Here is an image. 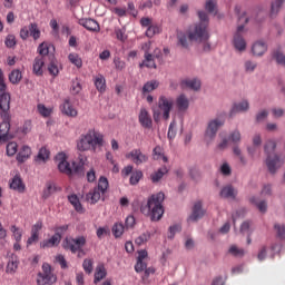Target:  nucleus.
Segmentation results:
<instances>
[{"label": "nucleus", "instance_id": "f8f14e48", "mask_svg": "<svg viewBox=\"0 0 285 285\" xmlns=\"http://www.w3.org/2000/svg\"><path fill=\"white\" fill-rule=\"evenodd\" d=\"M127 159H130L136 166H141V164H147L148 154H144L141 149H132L126 155Z\"/></svg>", "mask_w": 285, "mask_h": 285}, {"label": "nucleus", "instance_id": "c03bdc74", "mask_svg": "<svg viewBox=\"0 0 285 285\" xmlns=\"http://www.w3.org/2000/svg\"><path fill=\"white\" fill-rule=\"evenodd\" d=\"M229 255H233V257H244L245 250L244 248L237 247V245H232L228 249Z\"/></svg>", "mask_w": 285, "mask_h": 285}, {"label": "nucleus", "instance_id": "e433bc0d", "mask_svg": "<svg viewBox=\"0 0 285 285\" xmlns=\"http://www.w3.org/2000/svg\"><path fill=\"white\" fill-rule=\"evenodd\" d=\"M228 139L234 144V146H239L242 142V132H239V129H235L232 131L228 136Z\"/></svg>", "mask_w": 285, "mask_h": 285}, {"label": "nucleus", "instance_id": "052dcab7", "mask_svg": "<svg viewBox=\"0 0 285 285\" xmlns=\"http://www.w3.org/2000/svg\"><path fill=\"white\" fill-rule=\"evenodd\" d=\"M273 57L276 59L277 63L285 66V56L281 53L279 50L274 51Z\"/></svg>", "mask_w": 285, "mask_h": 285}, {"label": "nucleus", "instance_id": "5701e85b", "mask_svg": "<svg viewBox=\"0 0 285 285\" xmlns=\"http://www.w3.org/2000/svg\"><path fill=\"white\" fill-rule=\"evenodd\" d=\"M107 275H108V272L106 271V266H104V264H99L96 267L94 283L98 284V282H101V279H106Z\"/></svg>", "mask_w": 285, "mask_h": 285}, {"label": "nucleus", "instance_id": "7ed1b4c3", "mask_svg": "<svg viewBox=\"0 0 285 285\" xmlns=\"http://www.w3.org/2000/svg\"><path fill=\"white\" fill-rule=\"evenodd\" d=\"M104 146V135L96 130H89L86 135L80 136L77 141V149L80 153H86V150H97Z\"/></svg>", "mask_w": 285, "mask_h": 285}, {"label": "nucleus", "instance_id": "c756f323", "mask_svg": "<svg viewBox=\"0 0 285 285\" xmlns=\"http://www.w3.org/2000/svg\"><path fill=\"white\" fill-rule=\"evenodd\" d=\"M50 158V151L42 147L35 158L36 164H46V160Z\"/></svg>", "mask_w": 285, "mask_h": 285}, {"label": "nucleus", "instance_id": "bb28decb", "mask_svg": "<svg viewBox=\"0 0 285 285\" xmlns=\"http://www.w3.org/2000/svg\"><path fill=\"white\" fill-rule=\"evenodd\" d=\"M43 57H37L33 61V75L37 77H41L43 75V66H45Z\"/></svg>", "mask_w": 285, "mask_h": 285}, {"label": "nucleus", "instance_id": "0eeeda50", "mask_svg": "<svg viewBox=\"0 0 285 285\" xmlns=\"http://www.w3.org/2000/svg\"><path fill=\"white\" fill-rule=\"evenodd\" d=\"M174 101L170 98H166L165 96H160L158 99V108L154 107V121H159L163 112L164 119H170V110H173Z\"/></svg>", "mask_w": 285, "mask_h": 285}, {"label": "nucleus", "instance_id": "dca6fc26", "mask_svg": "<svg viewBox=\"0 0 285 285\" xmlns=\"http://www.w3.org/2000/svg\"><path fill=\"white\" fill-rule=\"evenodd\" d=\"M181 88H189V90L199 91L202 90V80L199 78L185 79L180 82Z\"/></svg>", "mask_w": 285, "mask_h": 285}, {"label": "nucleus", "instance_id": "5fc2aeb1", "mask_svg": "<svg viewBox=\"0 0 285 285\" xmlns=\"http://www.w3.org/2000/svg\"><path fill=\"white\" fill-rule=\"evenodd\" d=\"M217 8V0H207L205 3V10L207 12L213 13L215 12V9Z\"/></svg>", "mask_w": 285, "mask_h": 285}, {"label": "nucleus", "instance_id": "ea45409f", "mask_svg": "<svg viewBox=\"0 0 285 285\" xmlns=\"http://www.w3.org/2000/svg\"><path fill=\"white\" fill-rule=\"evenodd\" d=\"M168 173V169L166 167L159 168L156 173L151 175V181L154 184H157L165 175Z\"/></svg>", "mask_w": 285, "mask_h": 285}, {"label": "nucleus", "instance_id": "4c0bfd02", "mask_svg": "<svg viewBox=\"0 0 285 285\" xmlns=\"http://www.w3.org/2000/svg\"><path fill=\"white\" fill-rule=\"evenodd\" d=\"M233 153L236 157H238L240 164L243 166H246V164H248V160L246 159V157L242 154V148H239V145H234L233 147Z\"/></svg>", "mask_w": 285, "mask_h": 285}, {"label": "nucleus", "instance_id": "c85d7f7f", "mask_svg": "<svg viewBox=\"0 0 285 285\" xmlns=\"http://www.w3.org/2000/svg\"><path fill=\"white\" fill-rule=\"evenodd\" d=\"M157 68V65L155 63V56L151 53H148V51H145V60L142 63L139 65L140 68Z\"/></svg>", "mask_w": 285, "mask_h": 285}, {"label": "nucleus", "instance_id": "a211bd4d", "mask_svg": "<svg viewBox=\"0 0 285 285\" xmlns=\"http://www.w3.org/2000/svg\"><path fill=\"white\" fill-rule=\"evenodd\" d=\"M61 244V236L59 234H55L49 239H45L40 243V248H55V246H59Z\"/></svg>", "mask_w": 285, "mask_h": 285}, {"label": "nucleus", "instance_id": "423d86ee", "mask_svg": "<svg viewBox=\"0 0 285 285\" xmlns=\"http://www.w3.org/2000/svg\"><path fill=\"white\" fill-rule=\"evenodd\" d=\"M56 161H58V169L65 175H78L80 177L83 175V158L79 163L73 161L70 166V163L66 159V154L60 153L56 156Z\"/></svg>", "mask_w": 285, "mask_h": 285}, {"label": "nucleus", "instance_id": "9b49d317", "mask_svg": "<svg viewBox=\"0 0 285 285\" xmlns=\"http://www.w3.org/2000/svg\"><path fill=\"white\" fill-rule=\"evenodd\" d=\"M222 126H224V120L218 118L210 120L205 131L206 141H213V139L217 137V131L219 130V128H222Z\"/></svg>", "mask_w": 285, "mask_h": 285}, {"label": "nucleus", "instance_id": "79ce46f5", "mask_svg": "<svg viewBox=\"0 0 285 285\" xmlns=\"http://www.w3.org/2000/svg\"><path fill=\"white\" fill-rule=\"evenodd\" d=\"M159 88V81L151 80L144 85L142 92H153V90H157Z\"/></svg>", "mask_w": 285, "mask_h": 285}, {"label": "nucleus", "instance_id": "bf43d9fd", "mask_svg": "<svg viewBox=\"0 0 285 285\" xmlns=\"http://www.w3.org/2000/svg\"><path fill=\"white\" fill-rule=\"evenodd\" d=\"M4 43L7 48H14V46H17V38L14 35H9L7 36Z\"/></svg>", "mask_w": 285, "mask_h": 285}, {"label": "nucleus", "instance_id": "09e8293b", "mask_svg": "<svg viewBox=\"0 0 285 285\" xmlns=\"http://www.w3.org/2000/svg\"><path fill=\"white\" fill-rule=\"evenodd\" d=\"M141 177H144V173H141V170L134 171L129 179L131 186H137V184H139Z\"/></svg>", "mask_w": 285, "mask_h": 285}, {"label": "nucleus", "instance_id": "13d9d810", "mask_svg": "<svg viewBox=\"0 0 285 285\" xmlns=\"http://www.w3.org/2000/svg\"><path fill=\"white\" fill-rule=\"evenodd\" d=\"M38 112L42 116V117H50V115L52 114V109L43 106V105H38Z\"/></svg>", "mask_w": 285, "mask_h": 285}, {"label": "nucleus", "instance_id": "f3484780", "mask_svg": "<svg viewBox=\"0 0 285 285\" xmlns=\"http://www.w3.org/2000/svg\"><path fill=\"white\" fill-rule=\"evenodd\" d=\"M250 108L248 100H243L240 102H235L230 109L229 117H233L236 112H246Z\"/></svg>", "mask_w": 285, "mask_h": 285}, {"label": "nucleus", "instance_id": "6e6552de", "mask_svg": "<svg viewBox=\"0 0 285 285\" xmlns=\"http://www.w3.org/2000/svg\"><path fill=\"white\" fill-rule=\"evenodd\" d=\"M108 178L101 176L98 180V186L86 195V200L89 204H97L101 199V195H105L106 190H108Z\"/></svg>", "mask_w": 285, "mask_h": 285}, {"label": "nucleus", "instance_id": "a878e982", "mask_svg": "<svg viewBox=\"0 0 285 285\" xmlns=\"http://www.w3.org/2000/svg\"><path fill=\"white\" fill-rule=\"evenodd\" d=\"M17 268H19V257L12 255L7 264V273L14 275Z\"/></svg>", "mask_w": 285, "mask_h": 285}, {"label": "nucleus", "instance_id": "774afa93", "mask_svg": "<svg viewBox=\"0 0 285 285\" xmlns=\"http://www.w3.org/2000/svg\"><path fill=\"white\" fill-rule=\"evenodd\" d=\"M220 173L222 175H225L226 177H228V175L233 173V170L230 169V165H228L227 163L223 164L220 167Z\"/></svg>", "mask_w": 285, "mask_h": 285}, {"label": "nucleus", "instance_id": "6ab92c4d", "mask_svg": "<svg viewBox=\"0 0 285 285\" xmlns=\"http://www.w3.org/2000/svg\"><path fill=\"white\" fill-rule=\"evenodd\" d=\"M11 190H17V193H26V184L21 179V176L16 175L10 183Z\"/></svg>", "mask_w": 285, "mask_h": 285}, {"label": "nucleus", "instance_id": "7c9ffc66", "mask_svg": "<svg viewBox=\"0 0 285 285\" xmlns=\"http://www.w3.org/2000/svg\"><path fill=\"white\" fill-rule=\"evenodd\" d=\"M21 79H23V73H21V70L19 69H14L9 73V81L10 83H13V86L20 83Z\"/></svg>", "mask_w": 285, "mask_h": 285}, {"label": "nucleus", "instance_id": "4be33fe9", "mask_svg": "<svg viewBox=\"0 0 285 285\" xmlns=\"http://www.w3.org/2000/svg\"><path fill=\"white\" fill-rule=\"evenodd\" d=\"M31 155L32 149H30V147L28 146H22V148L17 155V161H19V164H23V161H28V159H30Z\"/></svg>", "mask_w": 285, "mask_h": 285}, {"label": "nucleus", "instance_id": "864d4df0", "mask_svg": "<svg viewBox=\"0 0 285 285\" xmlns=\"http://www.w3.org/2000/svg\"><path fill=\"white\" fill-rule=\"evenodd\" d=\"M159 31L160 29L158 26L151 24L150 27H147L146 37H149V39H151V37H154L155 35H159Z\"/></svg>", "mask_w": 285, "mask_h": 285}, {"label": "nucleus", "instance_id": "603ef678", "mask_svg": "<svg viewBox=\"0 0 285 285\" xmlns=\"http://www.w3.org/2000/svg\"><path fill=\"white\" fill-rule=\"evenodd\" d=\"M50 52V46L47 42H42L38 46V53L41 57H46Z\"/></svg>", "mask_w": 285, "mask_h": 285}, {"label": "nucleus", "instance_id": "39448f33", "mask_svg": "<svg viewBox=\"0 0 285 285\" xmlns=\"http://www.w3.org/2000/svg\"><path fill=\"white\" fill-rule=\"evenodd\" d=\"M275 148H277V144H275L274 140H268L265 144V153L267 155L266 166L269 173H272V175H275L278 168H282V166H284V161H285L284 156H277V155L273 156V153H275Z\"/></svg>", "mask_w": 285, "mask_h": 285}, {"label": "nucleus", "instance_id": "49530a36", "mask_svg": "<svg viewBox=\"0 0 285 285\" xmlns=\"http://www.w3.org/2000/svg\"><path fill=\"white\" fill-rule=\"evenodd\" d=\"M153 158L154 159H164V161H168V158L164 156V149L160 146H156L153 150Z\"/></svg>", "mask_w": 285, "mask_h": 285}, {"label": "nucleus", "instance_id": "58836bf2", "mask_svg": "<svg viewBox=\"0 0 285 285\" xmlns=\"http://www.w3.org/2000/svg\"><path fill=\"white\" fill-rule=\"evenodd\" d=\"M68 59H69L70 63L76 66V68H81V66H83V60H81V57H79L75 52L69 53Z\"/></svg>", "mask_w": 285, "mask_h": 285}, {"label": "nucleus", "instance_id": "680f3d73", "mask_svg": "<svg viewBox=\"0 0 285 285\" xmlns=\"http://www.w3.org/2000/svg\"><path fill=\"white\" fill-rule=\"evenodd\" d=\"M274 228L277 233V236L281 238V239H285V226L284 225H279V224H276L274 225Z\"/></svg>", "mask_w": 285, "mask_h": 285}, {"label": "nucleus", "instance_id": "2eb2a0df", "mask_svg": "<svg viewBox=\"0 0 285 285\" xmlns=\"http://www.w3.org/2000/svg\"><path fill=\"white\" fill-rule=\"evenodd\" d=\"M202 206V200L194 204L191 215L189 216L190 222H198V219H202L206 215V210Z\"/></svg>", "mask_w": 285, "mask_h": 285}, {"label": "nucleus", "instance_id": "a19ab883", "mask_svg": "<svg viewBox=\"0 0 285 285\" xmlns=\"http://www.w3.org/2000/svg\"><path fill=\"white\" fill-rule=\"evenodd\" d=\"M150 232H145L135 239V244H137V246H144V244L150 240Z\"/></svg>", "mask_w": 285, "mask_h": 285}, {"label": "nucleus", "instance_id": "393cba45", "mask_svg": "<svg viewBox=\"0 0 285 285\" xmlns=\"http://www.w3.org/2000/svg\"><path fill=\"white\" fill-rule=\"evenodd\" d=\"M285 0H274L271 4V11L269 17L271 19H275L277 14H279V10L282 9V6H284Z\"/></svg>", "mask_w": 285, "mask_h": 285}, {"label": "nucleus", "instance_id": "b1692460", "mask_svg": "<svg viewBox=\"0 0 285 285\" xmlns=\"http://www.w3.org/2000/svg\"><path fill=\"white\" fill-rule=\"evenodd\" d=\"M220 197H224L225 199H235V197H237V190H235L233 185L225 186L220 190Z\"/></svg>", "mask_w": 285, "mask_h": 285}, {"label": "nucleus", "instance_id": "cd10ccee", "mask_svg": "<svg viewBox=\"0 0 285 285\" xmlns=\"http://www.w3.org/2000/svg\"><path fill=\"white\" fill-rule=\"evenodd\" d=\"M8 132H10V120L7 118L0 124V141L8 139Z\"/></svg>", "mask_w": 285, "mask_h": 285}, {"label": "nucleus", "instance_id": "9d476101", "mask_svg": "<svg viewBox=\"0 0 285 285\" xmlns=\"http://www.w3.org/2000/svg\"><path fill=\"white\" fill-rule=\"evenodd\" d=\"M57 282V276L52 274V267H50V264L45 263L42 265V273L38 274L37 284L38 285H52Z\"/></svg>", "mask_w": 285, "mask_h": 285}, {"label": "nucleus", "instance_id": "4d7b16f0", "mask_svg": "<svg viewBox=\"0 0 285 285\" xmlns=\"http://www.w3.org/2000/svg\"><path fill=\"white\" fill-rule=\"evenodd\" d=\"M245 66V72H255V69L257 68V62L253 60H247L244 63Z\"/></svg>", "mask_w": 285, "mask_h": 285}, {"label": "nucleus", "instance_id": "20e7f679", "mask_svg": "<svg viewBox=\"0 0 285 285\" xmlns=\"http://www.w3.org/2000/svg\"><path fill=\"white\" fill-rule=\"evenodd\" d=\"M242 7L236 6L235 7V14H237L238 17V27H237V31L234 35V48L235 50H237V52H244L246 50V40L244 39V37L242 36V33L244 32V26H246V23H248V17H246V13H242Z\"/></svg>", "mask_w": 285, "mask_h": 285}, {"label": "nucleus", "instance_id": "de8ad7c7", "mask_svg": "<svg viewBox=\"0 0 285 285\" xmlns=\"http://www.w3.org/2000/svg\"><path fill=\"white\" fill-rule=\"evenodd\" d=\"M57 191V185L55 183H47V188L43 190L45 199H48L52 195V193Z\"/></svg>", "mask_w": 285, "mask_h": 285}, {"label": "nucleus", "instance_id": "f257e3e1", "mask_svg": "<svg viewBox=\"0 0 285 285\" xmlns=\"http://www.w3.org/2000/svg\"><path fill=\"white\" fill-rule=\"evenodd\" d=\"M199 22L195 24L193 29H190L186 36L181 37L179 40L180 46L183 48H188L193 41L197 43H203L204 52H210V33L208 32V14L206 11H198Z\"/></svg>", "mask_w": 285, "mask_h": 285}, {"label": "nucleus", "instance_id": "338daca9", "mask_svg": "<svg viewBox=\"0 0 285 285\" xmlns=\"http://www.w3.org/2000/svg\"><path fill=\"white\" fill-rule=\"evenodd\" d=\"M48 70L50 72V75H52L53 77H57V75H59V67L55 62H51L49 65Z\"/></svg>", "mask_w": 285, "mask_h": 285}, {"label": "nucleus", "instance_id": "1a4fd4ad", "mask_svg": "<svg viewBox=\"0 0 285 285\" xmlns=\"http://www.w3.org/2000/svg\"><path fill=\"white\" fill-rule=\"evenodd\" d=\"M86 246V237L77 236L76 238L69 237L62 242V248L70 250V253H82Z\"/></svg>", "mask_w": 285, "mask_h": 285}, {"label": "nucleus", "instance_id": "4468645a", "mask_svg": "<svg viewBox=\"0 0 285 285\" xmlns=\"http://www.w3.org/2000/svg\"><path fill=\"white\" fill-rule=\"evenodd\" d=\"M138 121L142 128H153V118L146 108L140 109Z\"/></svg>", "mask_w": 285, "mask_h": 285}, {"label": "nucleus", "instance_id": "3c124183", "mask_svg": "<svg viewBox=\"0 0 285 285\" xmlns=\"http://www.w3.org/2000/svg\"><path fill=\"white\" fill-rule=\"evenodd\" d=\"M17 148H18L17 142H14V141L9 142L7 145V155H8V157H14V155H17Z\"/></svg>", "mask_w": 285, "mask_h": 285}, {"label": "nucleus", "instance_id": "37998d69", "mask_svg": "<svg viewBox=\"0 0 285 285\" xmlns=\"http://www.w3.org/2000/svg\"><path fill=\"white\" fill-rule=\"evenodd\" d=\"M68 200L78 213H81L83 210V207H81V203L79 202V197H77V195L69 196Z\"/></svg>", "mask_w": 285, "mask_h": 285}, {"label": "nucleus", "instance_id": "c9c22d12", "mask_svg": "<svg viewBox=\"0 0 285 285\" xmlns=\"http://www.w3.org/2000/svg\"><path fill=\"white\" fill-rule=\"evenodd\" d=\"M0 105L2 106L3 112L10 110V94L9 92L0 95Z\"/></svg>", "mask_w": 285, "mask_h": 285}, {"label": "nucleus", "instance_id": "473e14b6", "mask_svg": "<svg viewBox=\"0 0 285 285\" xmlns=\"http://www.w3.org/2000/svg\"><path fill=\"white\" fill-rule=\"evenodd\" d=\"M95 86L99 92H106V78L102 75L96 76Z\"/></svg>", "mask_w": 285, "mask_h": 285}, {"label": "nucleus", "instance_id": "69168bd1", "mask_svg": "<svg viewBox=\"0 0 285 285\" xmlns=\"http://www.w3.org/2000/svg\"><path fill=\"white\" fill-rule=\"evenodd\" d=\"M268 117V110L263 109L256 115V121L259 124Z\"/></svg>", "mask_w": 285, "mask_h": 285}, {"label": "nucleus", "instance_id": "0e129e2a", "mask_svg": "<svg viewBox=\"0 0 285 285\" xmlns=\"http://www.w3.org/2000/svg\"><path fill=\"white\" fill-rule=\"evenodd\" d=\"M11 233H13V237H14L16 242L21 240L22 234H21V230H19V227L12 225L11 226Z\"/></svg>", "mask_w": 285, "mask_h": 285}, {"label": "nucleus", "instance_id": "72a5a7b5", "mask_svg": "<svg viewBox=\"0 0 285 285\" xmlns=\"http://www.w3.org/2000/svg\"><path fill=\"white\" fill-rule=\"evenodd\" d=\"M250 204H254L258 208L261 213H266L268 206L266 205V202L262 200L259 202V198L253 196L249 198Z\"/></svg>", "mask_w": 285, "mask_h": 285}, {"label": "nucleus", "instance_id": "2f4dec72", "mask_svg": "<svg viewBox=\"0 0 285 285\" xmlns=\"http://www.w3.org/2000/svg\"><path fill=\"white\" fill-rule=\"evenodd\" d=\"M190 106V100H188V98L184 95L179 96V115L181 117V115L184 112H186L188 110Z\"/></svg>", "mask_w": 285, "mask_h": 285}, {"label": "nucleus", "instance_id": "ddd939ff", "mask_svg": "<svg viewBox=\"0 0 285 285\" xmlns=\"http://www.w3.org/2000/svg\"><path fill=\"white\" fill-rule=\"evenodd\" d=\"M78 23L82 26V28H86V30L99 32V22L92 18H81L78 20Z\"/></svg>", "mask_w": 285, "mask_h": 285}, {"label": "nucleus", "instance_id": "aec40b11", "mask_svg": "<svg viewBox=\"0 0 285 285\" xmlns=\"http://www.w3.org/2000/svg\"><path fill=\"white\" fill-rule=\"evenodd\" d=\"M60 108L61 112H63V115H67V117H77L78 115L77 109H75L69 99H66Z\"/></svg>", "mask_w": 285, "mask_h": 285}, {"label": "nucleus", "instance_id": "f704fd0d", "mask_svg": "<svg viewBox=\"0 0 285 285\" xmlns=\"http://www.w3.org/2000/svg\"><path fill=\"white\" fill-rule=\"evenodd\" d=\"M29 36L32 37L35 41L41 38V30L39 29V26H37V23L29 24Z\"/></svg>", "mask_w": 285, "mask_h": 285}, {"label": "nucleus", "instance_id": "6e6d98bb", "mask_svg": "<svg viewBox=\"0 0 285 285\" xmlns=\"http://www.w3.org/2000/svg\"><path fill=\"white\" fill-rule=\"evenodd\" d=\"M92 259L90 258H86L82 263V267H83V271L85 273H87L88 275H90V273H92Z\"/></svg>", "mask_w": 285, "mask_h": 285}, {"label": "nucleus", "instance_id": "8fccbe9b", "mask_svg": "<svg viewBox=\"0 0 285 285\" xmlns=\"http://www.w3.org/2000/svg\"><path fill=\"white\" fill-rule=\"evenodd\" d=\"M124 230H126V227H124V224L116 223L112 227V234L115 237H121L124 235Z\"/></svg>", "mask_w": 285, "mask_h": 285}, {"label": "nucleus", "instance_id": "412c9836", "mask_svg": "<svg viewBox=\"0 0 285 285\" xmlns=\"http://www.w3.org/2000/svg\"><path fill=\"white\" fill-rule=\"evenodd\" d=\"M267 50L268 47L264 41H257L252 47V52L255 57H262V55H264Z\"/></svg>", "mask_w": 285, "mask_h": 285}, {"label": "nucleus", "instance_id": "e2e57ef3", "mask_svg": "<svg viewBox=\"0 0 285 285\" xmlns=\"http://www.w3.org/2000/svg\"><path fill=\"white\" fill-rule=\"evenodd\" d=\"M285 110L282 108H272V115L274 117V119H279L282 117H284Z\"/></svg>", "mask_w": 285, "mask_h": 285}, {"label": "nucleus", "instance_id": "a18cd8bd", "mask_svg": "<svg viewBox=\"0 0 285 285\" xmlns=\"http://www.w3.org/2000/svg\"><path fill=\"white\" fill-rule=\"evenodd\" d=\"M81 90H82L81 81H79V78H75L71 81V88H70L71 95H79Z\"/></svg>", "mask_w": 285, "mask_h": 285}, {"label": "nucleus", "instance_id": "f03ea898", "mask_svg": "<svg viewBox=\"0 0 285 285\" xmlns=\"http://www.w3.org/2000/svg\"><path fill=\"white\" fill-rule=\"evenodd\" d=\"M166 196L164 193L159 191L158 194L151 195L147 204L141 205L140 212L142 215L150 217L151 222H159L164 217V199Z\"/></svg>", "mask_w": 285, "mask_h": 285}]
</instances>
